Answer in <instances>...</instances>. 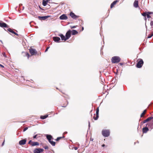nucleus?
Here are the masks:
<instances>
[{
  "instance_id": "obj_50",
  "label": "nucleus",
  "mask_w": 153,
  "mask_h": 153,
  "mask_svg": "<svg viewBox=\"0 0 153 153\" xmlns=\"http://www.w3.org/2000/svg\"><path fill=\"white\" fill-rule=\"evenodd\" d=\"M74 149L76 150H77V148L76 147H75L74 148Z\"/></svg>"
},
{
  "instance_id": "obj_14",
  "label": "nucleus",
  "mask_w": 153,
  "mask_h": 153,
  "mask_svg": "<svg viewBox=\"0 0 153 153\" xmlns=\"http://www.w3.org/2000/svg\"><path fill=\"white\" fill-rule=\"evenodd\" d=\"M26 140L25 139L21 140L19 141V144L20 145H23L26 144Z\"/></svg>"
},
{
  "instance_id": "obj_45",
  "label": "nucleus",
  "mask_w": 153,
  "mask_h": 153,
  "mask_svg": "<svg viewBox=\"0 0 153 153\" xmlns=\"http://www.w3.org/2000/svg\"><path fill=\"white\" fill-rule=\"evenodd\" d=\"M31 142H32V141L31 140H30L28 142V144H30Z\"/></svg>"
},
{
  "instance_id": "obj_28",
  "label": "nucleus",
  "mask_w": 153,
  "mask_h": 153,
  "mask_svg": "<svg viewBox=\"0 0 153 153\" xmlns=\"http://www.w3.org/2000/svg\"><path fill=\"white\" fill-rule=\"evenodd\" d=\"M153 36V33H152L151 35H149L148 36L147 38H151Z\"/></svg>"
},
{
  "instance_id": "obj_19",
  "label": "nucleus",
  "mask_w": 153,
  "mask_h": 153,
  "mask_svg": "<svg viewBox=\"0 0 153 153\" xmlns=\"http://www.w3.org/2000/svg\"><path fill=\"white\" fill-rule=\"evenodd\" d=\"M48 1H49L48 0H46V1H45V0H43L42 4L43 5L45 6H46Z\"/></svg>"
},
{
  "instance_id": "obj_5",
  "label": "nucleus",
  "mask_w": 153,
  "mask_h": 153,
  "mask_svg": "<svg viewBox=\"0 0 153 153\" xmlns=\"http://www.w3.org/2000/svg\"><path fill=\"white\" fill-rule=\"evenodd\" d=\"M71 30H69L66 33L65 36L66 38V39H68L71 36Z\"/></svg>"
},
{
  "instance_id": "obj_20",
  "label": "nucleus",
  "mask_w": 153,
  "mask_h": 153,
  "mask_svg": "<svg viewBox=\"0 0 153 153\" xmlns=\"http://www.w3.org/2000/svg\"><path fill=\"white\" fill-rule=\"evenodd\" d=\"M64 138L65 137L63 135H62V136L57 137L56 139H55V140L56 141H58Z\"/></svg>"
},
{
  "instance_id": "obj_46",
  "label": "nucleus",
  "mask_w": 153,
  "mask_h": 153,
  "mask_svg": "<svg viewBox=\"0 0 153 153\" xmlns=\"http://www.w3.org/2000/svg\"><path fill=\"white\" fill-rule=\"evenodd\" d=\"M0 66L2 68H4V66L0 64Z\"/></svg>"
},
{
  "instance_id": "obj_13",
  "label": "nucleus",
  "mask_w": 153,
  "mask_h": 153,
  "mask_svg": "<svg viewBox=\"0 0 153 153\" xmlns=\"http://www.w3.org/2000/svg\"><path fill=\"white\" fill-rule=\"evenodd\" d=\"M50 16H39L38 17V18L39 20H45L47 18L49 17Z\"/></svg>"
},
{
  "instance_id": "obj_16",
  "label": "nucleus",
  "mask_w": 153,
  "mask_h": 153,
  "mask_svg": "<svg viewBox=\"0 0 153 153\" xmlns=\"http://www.w3.org/2000/svg\"><path fill=\"white\" fill-rule=\"evenodd\" d=\"M152 119H153V117H149L147 119H146V120H144L143 121V123H145L146 122L149 121H150Z\"/></svg>"
},
{
  "instance_id": "obj_38",
  "label": "nucleus",
  "mask_w": 153,
  "mask_h": 153,
  "mask_svg": "<svg viewBox=\"0 0 153 153\" xmlns=\"http://www.w3.org/2000/svg\"><path fill=\"white\" fill-rule=\"evenodd\" d=\"M26 56H27L28 57V58H29V54L28 53H27L26 54Z\"/></svg>"
},
{
  "instance_id": "obj_42",
  "label": "nucleus",
  "mask_w": 153,
  "mask_h": 153,
  "mask_svg": "<svg viewBox=\"0 0 153 153\" xmlns=\"http://www.w3.org/2000/svg\"><path fill=\"white\" fill-rule=\"evenodd\" d=\"M4 141H5V140H4V141L3 142V143H2V146H4Z\"/></svg>"
},
{
  "instance_id": "obj_9",
  "label": "nucleus",
  "mask_w": 153,
  "mask_h": 153,
  "mask_svg": "<svg viewBox=\"0 0 153 153\" xmlns=\"http://www.w3.org/2000/svg\"><path fill=\"white\" fill-rule=\"evenodd\" d=\"M4 30L6 31H8L9 32H10L13 33L14 34H15L17 36L18 35V34L17 33H16L13 30H12L10 28H7V29H4Z\"/></svg>"
},
{
  "instance_id": "obj_55",
  "label": "nucleus",
  "mask_w": 153,
  "mask_h": 153,
  "mask_svg": "<svg viewBox=\"0 0 153 153\" xmlns=\"http://www.w3.org/2000/svg\"><path fill=\"white\" fill-rule=\"evenodd\" d=\"M120 65H123V63H120Z\"/></svg>"
},
{
  "instance_id": "obj_11",
  "label": "nucleus",
  "mask_w": 153,
  "mask_h": 153,
  "mask_svg": "<svg viewBox=\"0 0 153 153\" xmlns=\"http://www.w3.org/2000/svg\"><path fill=\"white\" fill-rule=\"evenodd\" d=\"M67 19L68 17L64 14L62 15L59 17V19L61 20H66Z\"/></svg>"
},
{
  "instance_id": "obj_35",
  "label": "nucleus",
  "mask_w": 153,
  "mask_h": 153,
  "mask_svg": "<svg viewBox=\"0 0 153 153\" xmlns=\"http://www.w3.org/2000/svg\"><path fill=\"white\" fill-rule=\"evenodd\" d=\"M76 26H71V29L72 28H76Z\"/></svg>"
},
{
  "instance_id": "obj_17",
  "label": "nucleus",
  "mask_w": 153,
  "mask_h": 153,
  "mask_svg": "<svg viewBox=\"0 0 153 153\" xmlns=\"http://www.w3.org/2000/svg\"><path fill=\"white\" fill-rule=\"evenodd\" d=\"M149 129L147 127H145L143 128V133H146L148 131Z\"/></svg>"
},
{
  "instance_id": "obj_23",
  "label": "nucleus",
  "mask_w": 153,
  "mask_h": 153,
  "mask_svg": "<svg viewBox=\"0 0 153 153\" xmlns=\"http://www.w3.org/2000/svg\"><path fill=\"white\" fill-rule=\"evenodd\" d=\"M48 116V115L42 116L40 117V118L42 119H44L47 118Z\"/></svg>"
},
{
  "instance_id": "obj_25",
  "label": "nucleus",
  "mask_w": 153,
  "mask_h": 153,
  "mask_svg": "<svg viewBox=\"0 0 153 153\" xmlns=\"http://www.w3.org/2000/svg\"><path fill=\"white\" fill-rule=\"evenodd\" d=\"M61 39L62 40H64V41H66L67 39H66V38L64 35H63L61 38Z\"/></svg>"
},
{
  "instance_id": "obj_1",
  "label": "nucleus",
  "mask_w": 153,
  "mask_h": 153,
  "mask_svg": "<svg viewBox=\"0 0 153 153\" xmlns=\"http://www.w3.org/2000/svg\"><path fill=\"white\" fill-rule=\"evenodd\" d=\"M46 138L49 142L53 146H54L55 145L56 143L52 140H53V138L51 135L50 134H47Z\"/></svg>"
},
{
  "instance_id": "obj_12",
  "label": "nucleus",
  "mask_w": 153,
  "mask_h": 153,
  "mask_svg": "<svg viewBox=\"0 0 153 153\" xmlns=\"http://www.w3.org/2000/svg\"><path fill=\"white\" fill-rule=\"evenodd\" d=\"M102 134H110V131L109 129H103L102 130Z\"/></svg>"
},
{
  "instance_id": "obj_53",
  "label": "nucleus",
  "mask_w": 153,
  "mask_h": 153,
  "mask_svg": "<svg viewBox=\"0 0 153 153\" xmlns=\"http://www.w3.org/2000/svg\"><path fill=\"white\" fill-rule=\"evenodd\" d=\"M89 127H90V122H89V125H88Z\"/></svg>"
},
{
  "instance_id": "obj_41",
  "label": "nucleus",
  "mask_w": 153,
  "mask_h": 153,
  "mask_svg": "<svg viewBox=\"0 0 153 153\" xmlns=\"http://www.w3.org/2000/svg\"><path fill=\"white\" fill-rule=\"evenodd\" d=\"M90 140L91 141H93L94 140V139L92 138L91 137Z\"/></svg>"
},
{
  "instance_id": "obj_33",
  "label": "nucleus",
  "mask_w": 153,
  "mask_h": 153,
  "mask_svg": "<svg viewBox=\"0 0 153 153\" xmlns=\"http://www.w3.org/2000/svg\"><path fill=\"white\" fill-rule=\"evenodd\" d=\"M28 129V128L27 127H25V128L23 130V131L24 132V131H26V130H27Z\"/></svg>"
},
{
  "instance_id": "obj_37",
  "label": "nucleus",
  "mask_w": 153,
  "mask_h": 153,
  "mask_svg": "<svg viewBox=\"0 0 153 153\" xmlns=\"http://www.w3.org/2000/svg\"><path fill=\"white\" fill-rule=\"evenodd\" d=\"M63 35L62 34H60L59 35V36H60L61 38L63 36Z\"/></svg>"
},
{
  "instance_id": "obj_47",
  "label": "nucleus",
  "mask_w": 153,
  "mask_h": 153,
  "mask_svg": "<svg viewBox=\"0 0 153 153\" xmlns=\"http://www.w3.org/2000/svg\"><path fill=\"white\" fill-rule=\"evenodd\" d=\"M39 8H40V9H41L42 10H43V9H42V8H41V7H40V6L39 5Z\"/></svg>"
},
{
  "instance_id": "obj_36",
  "label": "nucleus",
  "mask_w": 153,
  "mask_h": 153,
  "mask_svg": "<svg viewBox=\"0 0 153 153\" xmlns=\"http://www.w3.org/2000/svg\"><path fill=\"white\" fill-rule=\"evenodd\" d=\"M49 48H50V47H47V48L46 49V50H45V52H47L48 51V49Z\"/></svg>"
},
{
  "instance_id": "obj_31",
  "label": "nucleus",
  "mask_w": 153,
  "mask_h": 153,
  "mask_svg": "<svg viewBox=\"0 0 153 153\" xmlns=\"http://www.w3.org/2000/svg\"><path fill=\"white\" fill-rule=\"evenodd\" d=\"M103 136L105 137H107L109 136V134H102Z\"/></svg>"
},
{
  "instance_id": "obj_43",
  "label": "nucleus",
  "mask_w": 153,
  "mask_h": 153,
  "mask_svg": "<svg viewBox=\"0 0 153 153\" xmlns=\"http://www.w3.org/2000/svg\"><path fill=\"white\" fill-rule=\"evenodd\" d=\"M151 124H150V125H149V126H148L149 127H149H150V126L151 127L153 128V125L152 126V127H151Z\"/></svg>"
},
{
  "instance_id": "obj_2",
  "label": "nucleus",
  "mask_w": 153,
  "mask_h": 153,
  "mask_svg": "<svg viewBox=\"0 0 153 153\" xmlns=\"http://www.w3.org/2000/svg\"><path fill=\"white\" fill-rule=\"evenodd\" d=\"M121 60L120 58L118 56H114L111 58V61L113 63H118Z\"/></svg>"
},
{
  "instance_id": "obj_10",
  "label": "nucleus",
  "mask_w": 153,
  "mask_h": 153,
  "mask_svg": "<svg viewBox=\"0 0 153 153\" xmlns=\"http://www.w3.org/2000/svg\"><path fill=\"white\" fill-rule=\"evenodd\" d=\"M0 27H8V25L4 22H0Z\"/></svg>"
},
{
  "instance_id": "obj_32",
  "label": "nucleus",
  "mask_w": 153,
  "mask_h": 153,
  "mask_svg": "<svg viewBox=\"0 0 153 153\" xmlns=\"http://www.w3.org/2000/svg\"><path fill=\"white\" fill-rule=\"evenodd\" d=\"M150 24L151 26H153V21H151Z\"/></svg>"
},
{
  "instance_id": "obj_30",
  "label": "nucleus",
  "mask_w": 153,
  "mask_h": 153,
  "mask_svg": "<svg viewBox=\"0 0 153 153\" xmlns=\"http://www.w3.org/2000/svg\"><path fill=\"white\" fill-rule=\"evenodd\" d=\"M40 151V153L41 152H42L43 151V149H39Z\"/></svg>"
},
{
  "instance_id": "obj_24",
  "label": "nucleus",
  "mask_w": 153,
  "mask_h": 153,
  "mask_svg": "<svg viewBox=\"0 0 153 153\" xmlns=\"http://www.w3.org/2000/svg\"><path fill=\"white\" fill-rule=\"evenodd\" d=\"M34 153H40L39 149H36L34 151Z\"/></svg>"
},
{
  "instance_id": "obj_40",
  "label": "nucleus",
  "mask_w": 153,
  "mask_h": 153,
  "mask_svg": "<svg viewBox=\"0 0 153 153\" xmlns=\"http://www.w3.org/2000/svg\"><path fill=\"white\" fill-rule=\"evenodd\" d=\"M44 148L45 149H48V147L47 146L45 147Z\"/></svg>"
},
{
  "instance_id": "obj_48",
  "label": "nucleus",
  "mask_w": 153,
  "mask_h": 153,
  "mask_svg": "<svg viewBox=\"0 0 153 153\" xmlns=\"http://www.w3.org/2000/svg\"><path fill=\"white\" fill-rule=\"evenodd\" d=\"M105 145L104 144H103L102 145V146L103 147H104L105 146Z\"/></svg>"
},
{
  "instance_id": "obj_44",
  "label": "nucleus",
  "mask_w": 153,
  "mask_h": 153,
  "mask_svg": "<svg viewBox=\"0 0 153 153\" xmlns=\"http://www.w3.org/2000/svg\"><path fill=\"white\" fill-rule=\"evenodd\" d=\"M37 134H36V135H35L33 137V138H36V136H37Z\"/></svg>"
},
{
  "instance_id": "obj_18",
  "label": "nucleus",
  "mask_w": 153,
  "mask_h": 153,
  "mask_svg": "<svg viewBox=\"0 0 153 153\" xmlns=\"http://www.w3.org/2000/svg\"><path fill=\"white\" fill-rule=\"evenodd\" d=\"M118 1H119L118 0H117L113 1L111 5V8H112L114 5H115L117 2H118Z\"/></svg>"
},
{
  "instance_id": "obj_22",
  "label": "nucleus",
  "mask_w": 153,
  "mask_h": 153,
  "mask_svg": "<svg viewBox=\"0 0 153 153\" xmlns=\"http://www.w3.org/2000/svg\"><path fill=\"white\" fill-rule=\"evenodd\" d=\"M72 34L75 35L78 33V32L76 30H73L71 31Z\"/></svg>"
},
{
  "instance_id": "obj_54",
  "label": "nucleus",
  "mask_w": 153,
  "mask_h": 153,
  "mask_svg": "<svg viewBox=\"0 0 153 153\" xmlns=\"http://www.w3.org/2000/svg\"><path fill=\"white\" fill-rule=\"evenodd\" d=\"M0 41L1 42L2 44L3 43V42L1 40H0Z\"/></svg>"
},
{
  "instance_id": "obj_39",
  "label": "nucleus",
  "mask_w": 153,
  "mask_h": 153,
  "mask_svg": "<svg viewBox=\"0 0 153 153\" xmlns=\"http://www.w3.org/2000/svg\"><path fill=\"white\" fill-rule=\"evenodd\" d=\"M3 56L5 57H6V54H5V53H3Z\"/></svg>"
},
{
  "instance_id": "obj_34",
  "label": "nucleus",
  "mask_w": 153,
  "mask_h": 153,
  "mask_svg": "<svg viewBox=\"0 0 153 153\" xmlns=\"http://www.w3.org/2000/svg\"><path fill=\"white\" fill-rule=\"evenodd\" d=\"M147 17L148 18H150L151 17V16H150V15H149L148 14H147Z\"/></svg>"
},
{
  "instance_id": "obj_51",
  "label": "nucleus",
  "mask_w": 153,
  "mask_h": 153,
  "mask_svg": "<svg viewBox=\"0 0 153 153\" xmlns=\"http://www.w3.org/2000/svg\"><path fill=\"white\" fill-rule=\"evenodd\" d=\"M66 105L65 106H62V107H66Z\"/></svg>"
},
{
  "instance_id": "obj_6",
  "label": "nucleus",
  "mask_w": 153,
  "mask_h": 153,
  "mask_svg": "<svg viewBox=\"0 0 153 153\" xmlns=\"http://www.w3.org/2000/svg\"><path fill=\"white\" fill-rule=\"evenodd\" d=\"M53 41L56 42H60L61 39L60 38L57 36H54L53 37Z\"/></svg>"
},
{
  "instance_id": "obj_26",
  "label": "nucleus",
  "mask_w": 153,
  "mask_h": 153,
  "mask_svg": "<svg viewBox=\"0 0 153 153\" xmlns=\"http://www.w3.org/2000/svg\"><path fill=\"white\" fill-rule=\"evenodd\" d=\"M146 111V109H145L143 111V112L140 115V117H142L143 116V115L145 114Z\"/></svg>"
},
{
  "instance_id": "obj_21",
  "label": "nucleus",
  "mask_w": 153,
  "mask_h": 153,
  "mask_svg": "<svg viewBox=\"0 0 153 153\" xmlns=\"http://www.w3.org/2000/svg\"><path fill=\"white\" fill-rule=\"evenodd\" d=\"M31 145L32 146H38L39 145V143L38 142H32Z\"/></svg>"
},
{
  "instance_id": "obj_27",
  "label": "nucleus",
  "mask_w": 153,
  "mask_h": 153,
  "mask_svg": "<svg viewBox=\"0 0 153 153\" xmlns=\"http://www.w3.org/2000/svg\"><path fill=\"white\" fill-rule=\"evenodd\" d=\"M144 17H146L147 14V12H145L141 14Z\"/></svg>"
},
{
  "instance_id": "obj_52",
  "label": "nucleus",
  "mask_w": 153,
  "mask_h": 153,
  "mask_svg": "<svg viewBox=\"0 0 153 153\" xmlns=\"http://www.w3.org/2000/svg\"><path fill=\"white\" fill-rule=\"evenodd\" d=\"M84 30V27H82V30Z\"/></svg>"
},
{
  "instance_id": "obj_49",
  "label": "nucleus",
  "mask_w": 153,
  "mask_h": 153,
  "mask_svg": "<svg viewBox=\"0 0 153 153\" xmlns=\"http://www.w3.org/2000/svg\"><path fill=\"white\" fill-rule=\"evenodd\" d=\"M145 17V18H144V19H145V20L146 21V19H146V17Z\"/></svg>"
},
{
  "instance_id": "obj_3",
  "label": "nucleus",
  "mask_w": 153,
  "mask_h": 153,
  "mask_svg": "<svg viewBox=\"0 0 153 153\" xmlns=\"http://www.w3.org/2000/svg\"><path fill=\"white\" fill-rule=\"evenodd\" d=\"M143 59H140L136 65L137 67L138 68H141L143 64Z\"/></svg>"
},
{
  "instance_id": "obj_29",
  "label": "nucleus",
  "mask_w": 153,
  "mask_h": 153,
  "mask_svg": "<svg viewBox=\"0 0 153 153\" xmlns=\"http://www.w3.org/2000/svg\"><path fill=\"white\" fill-rule=\"evenodd\" d=\"M147 13L149 15H151L153 13L152 12H147Z\"/></svg>"
},
{
  "instance_id": "obj_8",
  "label": "nucleus",
  "mask_w": 153,
  "mask_h": 153,
  "mask_svg": "<svg viewBox=\"0 0 153 153\" xmlns=\"http://www.w3.org/2000/svg\"><path fill=\"white\" fill-rule=\"evenodd\" d=\"M99 107H98L96 109V117H95L94 116V118L95 120H97L99 118Z\"/></svg>"
},
{
  "instance_id": "obj_15",
  "label": "nucleus",
  "mask_w": 153,
  "mask_h": 153,
  "mask_svg": "<svg viewBox=\"0 0 153 153\" xmlns=\"http://www.w3.org/2000/svg\"><path fill=\"white\" fill-rule=\"evenodd\" d=\"M135 8H137L138 7V2L137 0H135L133 4Z\"/></svg>"
},
{
  "instance_id": "obj_56",
  "label": "nucleus",
  "mask_w": 153,
  "mask_h": 153,
  "mask_svg": "<svg viewBox=\"0 0 153 153\" xmlns=\"http://www.w3.org/2000/svg\"><path fill=\"white\" fill-rule=\"evenodd\" d=\"M145 25H146V28H147V26H146V23L145 24Z\"/></svg>"
},
{
  "instance_id": "obj_4",
  "label": "nucleus",
  "mask_w": 153,
  "mask_h": 153,
  "mask_svg": "<svg viewBox=\"0 0 153 153\" xmlns=\"http://www.w3.org/2000/svg\"><path fill=\"white\" fill-rule=\"evenodd\" d=\"M29 52L31 55H36L37 53V51L35 49L30 48L29 49Z\"/></svg>"
},
{
  "instance_id": "obj_57",
  "label": "nucleus",
  "mask_w": 153,
  "mask_h": 153,
  "mask_svg": "<svg viewBox=\"0 0 153 153\" xmlns=\"http://www.w3.org/2000/svg\"><path fill=\"white\" fill-rule=\"evenodd\" d=\"M64 133H63V134H65Z\"/></svg>"
},
{
  "instance_id": "obj_7",
  "label": "nucleus",
  "mask_w": 153,
  "mask_h": 153,
  "mask_svg": "<svg viewBox=\"0 0 153 153\" xmlns=\"http://www.w3.org/2000/svg\"><path fill=\"white\" fill-rule=\"evenodd\" d=\"M70 16L73 19H76L78 18L79 16L75 15L74 13L72 12H71L70 13Z\"/></svg>"
}]
</instances>
